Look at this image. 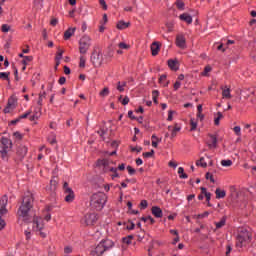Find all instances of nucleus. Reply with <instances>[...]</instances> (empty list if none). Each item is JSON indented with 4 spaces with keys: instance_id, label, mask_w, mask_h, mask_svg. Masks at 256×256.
<instances>
[{
    "instance_id": "nucleus-45",
    "label": "nucleus",
    "mask_w": 256,
    "mask_h": 256,
    "mask_svg": "<svg viewBox=\"0 0 256 256\" xmlns=\"http://www.w3.org/2000/svg\"><path fill=\"white\" fill-rule=\"evenodd\" d=\"M127 171L129 173V175H135V173H137V170H135L133 167L131 166H127Z\"/></svg>"
},
{
    "instance_id": "nucleus-2",
    "label": "nucleus",
    "mask_w": 256,
    "mask_h": 256,
    "mask_svg": "<svg viewBox=\"0 0 256 256\" xmlns=\"http://www.w3.org/2000/svg\"><path fill=\"white\" fill-rule=\"evenodd\" d=\"M251 228H239L236 247H245L247 243L251 242Z\"/></svg>"
},
{
    "instance_id": "nucleus-57",
    "label": "nucleus",
    "mask_w": 256,
    "mask_h": 256,
    "mask_svg": "<svg viewBox=\"0 0 256 256\" xmlns=\"http://www.w3.org/2000/svg\"><path fill=\"white\" fill-rule=\"evenodd\" d=\"M67 81V78H65L64 76L60 77V79L58 80L59 85H65Z\"/></svg>"
},
{
    "instance_id": "nucleus-62",
    "label": "nucleus",
    "mask_w": 256,
    "mask_h": 256,
    "mask_svg": "<svg viewBox=\"0 0 256 256\" xmlns=\"http://www.w3.org/2000/svg\"><path fill=\"white\" fill-rule=\"evenodd\" d=\"M201 231H205V226H200V228H196L195 230H194V233H201Z\"/></svg>"
},
{
    "instance_id": "nucleus-20",
    "label": "nucleus",
    "mask_w": 256,
    "mask_h": 256,
    "mask_svg": "<svg viewBox=\"0 0 256 256\" xmlns=\"http://www.w3.org/2000/svg\"><path fill=\"white\" fill-rule=\"evenodd\" d=\"M128 27H131V22H125L123 20H120L116 24V28L119 29V31H123L124 29H128Z\"/></svg>"
},
{
    "instance_id": "nucleus-5",
    "label": "nucleus",
    "mask_w": 256,
    "mask_h": 256,
    "mask_svg": "<svg viewBox=\"0 0 256 256\" xmlns=\"http://www.w3.org/2000/svg\"><path fill=\"white\" fill-rule=\"evenodd\" d=\"M9 203V197L7 194H4L0 198V225H7V220L5 219V215L9 213L7 210V204Z\"/></svg>"
},
{
    "instance_id": "nucleus-1",
    "label": "nucleus",
    "mask_w": 256,
    "mask_h": 256,
    "mask_svg": "<svg viewBox=\"0 0 256 256\" xmlns=\"http://www.w3.org/2000/svg\"><path fill=\"white\" fill-rule=\"evenodd\" d=\"M34 201L35 197L33 194H28L23 198L22 204L17 212L18 218L20 221H23V223L26 224L33 223L34 225H45L47 221H51V214L47 213L44 217L29 214L31 209H33Z\"/></svg>"
},
{
    "instance_id": "nucleus-38",
    "label": "nucleus",
    "mask_w": 256,
    "mask_h": 256,
    "mask_svg": "<svg viewBox=\"0 0 256 256\" xmlns=\"http://www.w3.org/2000/svg\"><path fill=\"white\" fill-rule=\"evenodd\" d=\"M143 157H145L146 159H149V157H154L155 155V150H151L150 152H144Z\"/></svg>"
},
{
    "instance_id": "nucleus-47",
    "label": "nucleus",
    "mask_w": 256,
    "mask_h": 256,
    "mask_svg": "<svg viewBox=\"0 0 256 256\" xmlns=\"http://www.w3.org/2000/svg\"><path fill=\"white\" fill-rule=\"evenodd\" d=\"M127 229H128V231H133V229L140 230L141 229V225H130V226H127Z\"/></svg>"
},
{
    "instance_id": "nucleus-64",
    "label": "nucleus",
    "mask_w": 256,
    "mask_h": 256,
    "mask_svg": "<svg viewBox=\"0 0 256 256\" xmlns=\"http://www.w3.org/2000/svg\"><path fill=\"white\" fill-rule=\"evenodd\" d=\"M231 251H233V248L231 247V245H227L226 246V256H229V253H231Z\"/></svg>"
},
{
    "instance_id": "nucleus-25",
    "label": "nucleus",
    "mask_w": 256,
    "mask_h": 256,
    "mask_svg": "<svg viewBox=\"0 0 256 256\" xmlns=\"http://www.w3.org/2000/svg\"><path fill=\"white\" fill-rule=\"evenodd\" d=\"M221 89H222V97L224 99H231V88L223 89L222 87Z\"/></svg>"
},
{
    "instance_id": "nucleus-53",
    "label": "nucleus",
    "mask_w": 256,
    "mask_h": 256,
    "mask_svg": "<svg viewBox=\"0 0 256 256\" xmlns=\"http://www.w3.org/2000/svg\"><path fill=\"white\" fill-rule=\"evenodd\" d=\"M29 115H31V111H27L25 114L20 115L18 118L21 121V119H27Z\"/></svg>"
},
{
    "instance_id": "nucleus-48",
    "label": "nucleus",
    "mask_w": 256,
    "mask_h": 256,
    "mask_svg": "<svg viewBox=\"0 0 256 256\" xmlns=\"http://www.w3.org/2000/svg\"><path fill=\"white\" fill-rule=\"evenodd\" d=\"M205 177L206 179H210L211 183H215V178H213V174L207 172Z\"/></svg>"
},
{
    "instance_id": "nucleus-17",
    "label": "nucleus",
    "mask_w": 256,
    "mask_h": 256,
    "mask_svg": "<svg viewBox=\"0 0 256 256\" xmlns=\"http://www.w3.org/2000/svg\"><path fill=\"white\" fill-rule=\"evenodd\" d=\"M151 213L157 219H161V217H163V210H161V208L159 206H153L151 208Z\"/></svg>"
},
{
    "instance_id": "nucleus-7",
    "label": "nucleus",
    "mask_w": 256,
    "mask_h": 256,
    "mask_svg": "<svg viewBox=\"0 0 256 256\" xmlns=\"http://www.w3.org/2000/svg\"><path fill=\"white\" fill-rule=\"evenodd\" d=\"M79 51L81 55H85L91 47V38L89 36H83L79 41Z\"/></svg>"
},
{
    "instance_id": "nucleus-30",
    "label": "nucleus",
    "mask_w": 256,
    "mask_h": 256,
    "mask_svg": "<svg viewBox=\"0 0 256 256\" xmlns=\"http://www.w3.org/2000/svg\"><path fill=\"white\" fill-rule=\"evenodd\" d=\"M221 119H223V113L217 112V117L214 119V125L218 126Z\"/></svg>"
},
{
    "instance_id": "nucleus-58",
    "label": "nucleus",
    "mask_w": 256,
    "mask_h": 256,
    "mask_svg": "<svg viewBox=\"0 0 256 256\" xmlns=\"http://www.w3.org/2000/svg\"><path fill=\"white\" fill-rule=\"evenodd\" d=\"M64 253L66 254L73 253V248H71L70 246H66L64 248Z\"/></svg>"
},
{
    "instance_id": "nucleus-27",
    "label": "nucleus",
    "mask_w": 256,
    "mask_h": 256,
    "mask_svg": "<svg viewBox=\"0 0 256 256\" xmlns=\"http://www.w3.org/2000/svg\"><path fill=\"white\" fill-rule=\"evenodd\" d=\"M159 97V90H153L152 91V99L155 105H159V100H157Z\"/></svg>"
},
{
    "instance_id": "nucleus-51",
    "label": "nucleus",
    "mask_w": 256,
    "mask_h": 256,
    "mask_svg": "<svg viewBox=\"0 0 256 256\" xmlns=\"http://www.w3.org/2000/svg\"><path fill=\"white\" fill-rule=\"evenodd\" d=\"M225 223H227V216H223L216 225H225Z\"/></svg>"
},
{
    "instance_id": "nucleus-19",
    "label": "nucleus",
    "mask_w": 256,
    "mask_h": 256,
    "mask_svg": "<svg viewBox=\"0 0 256 256\" xmlns=\"http://www.w3.org/2000/svg\"><path fill=\"white\" fill-rule=\"evenodd\" d=\"M180 21H184L188 25H191L193 23V17L189 15L188 13H183L179 16Z\"/></svg>"
},
{
    "instance_id": "nucleus-16",
    "label": "nucleus",
    "mask_w": 256,
    "mask_h": 256,
    "mask_svg": "<svg viewBox=\"0 0 256 256\" xmlns=\"http://www.w3.org/2000/svg\"><path fill=\"white\" fill-rule=\"evenodd\" d=\"M100 244L103 245L104 251H109V249H112V247H114L115 242L109 239H104L100 242Z\"/></svg>"
},
{
    "instance_id": "nucleus-54",
    "label": "nucleus",
    "mask_w": 256,
    "mask_h": 256,
    "mask_svg": "<svg viewBox=\"0 0 256 256\" xmlns=\"http://www.w3.org/2000/svg\"><path fill=\"white\" fill-rule=\"evenodd\" d=\"M99 3L104 9V11H107V3L105 2V0H99Z\"/></svg>"
},
{
    "instance_id": "nucleus-29",
    "label": "nucleus",
    "mask_w": 256,
    "mask_h": 256,
    "mask_svg": "<svg viewBox=\"0 0 256 256\" xmlns=\"http://www.w3.org/2000/svg\"><path fill=\"white\" fill-rule=\"evenodd\" d=\"M179 131H181V127L175 124V127L171 131V139H174V137H177V133H179Z\"/></svg>"
},
{
    "instance_id": "nucleus-42",
    "label": "nucleus",
    "mask_w": 256,
    "mask_h": 256,
    "mask_svg": "<svg viewBox=\"0 0 256 256\" xmlns=\"http://www.w3.org/2000/svg\"><path fill=\"white\" fill-rule=\"evenodd\" d=\"M148 206H149V203L147 202V200H142L140 202L141 209H147Z\"/></svg>"
},
{
    "instance_id": "nucleus-63",
    "label": "nucleus",
    "mask_w": 256,
    "mask_h": 256,
    "mask_svg": "<svg viewBox=\"0 0 256 256\" xmlns=\"http://www.w3.org/2000/svg\"><path fill=\"white\" fill-rule=\"evenodd\" d=\"M180 87H181V82L176 81V82L174 83V91H177Z\"/></svg>"
},
{
    "instance_id": "nucleus-15",
    "label": "nucleus",
    "mask_w": 256,
    "mask_h": 256,
    "mask_svg": "<svg viewBox=\"0 0 256 256\" xmlns=\"http://www.w3.org/2000/svg\"><path fill=\"white\" fill-rule=\"evenodd\" d=\"M44 227L43 226H33L32 227V231H35V233H38L40 235V237H42V239H45V237H47V232L44 231Z\"/></svg>"
},
{
    "instance_id": "nucleus-12",
    "label": "nucleus",
    "mask_w": 256,
    "mask_h": 256,
    "mask_svg": "<svg viewBox=\"0 0 256 256\" xmlns=\"http://www.w3.org/2000/svg\"><path fill=\"white\" fill-rule=\"evenodd\" d=\"M176 46L180 49H185L187 47V41L185 40V36L178 34L176 36Z\"/></svg>"
},
{
    "instance_id": "nucleus-6",
    "label": "nucleus",
    "mask_w": 256,
    "mask_h": 256,
    "mask_svg": "<svg viewBox=\"0 0 256 256\" xmlns=\"http://www.w3.org/2000/svg\"><path fill=\"white\" fill-rule=\"evenodd\" d=\"M63 191H64V201L66 203H73V201H75V192L73 191V189L71 187H69V183L64 182L63 183Z\"/></svg>"
},
{
    "instance_id": "nucleus-41",
    "label": "nucleus",
    "mask_w": 256,
    "mask_h": 256,
    "mask_svg": "<svg viewBox=\"0 0 256 256\" xmlns=\"http://www.w3.org/2000/svg\"><path fill=\"white\" fill-rule=\"evenodd\" d=\"M85 56H80V63H79V67H81L82 69L85 68Z\"/></svg>"
},
{
    "instance_id": "nucleus-26",
    "label": "nucleus",
    "mask_w": 256,
    "mask_h": 256,
    "mask_svg": "<svg viewBox=\"0 0 256 256\" xmlns=\"http://www.w3.org/2000/svg\"><path fill=\"white\" fill-rule=\"evenodd\" d=\"M9 75H11V72H0V79H3L4 81H8V85H11V80L9 79Z\"/></svg>"
},
{
    "instance_id": "nucleus-35",
    "label": "nucleus",
    "mask_w": 256,
    "mask_h": 256,
    "mask_svg": "<svg viewBox=\"0 0 256 256\" xmlns=\"http://www.w3.org/2000/svg\"><path fill=\"white\" fill-rule=\"evenodd\" d=\"M231 165H233V161H231V160H222L221 161L222 167H231Z\"/></svg>"
},
{
    "instance_id": "nucleus-43",
    "label": "nucleus",
    "mask_w": 256,
    "mask_h": 256,
    "mask_svg": "<svg viewBox=\"0 0 256 256\" xmlns=\"http://www.w3.org/2000/svg\"><path fill=\"white\" fill-rule=\"evenodd\" d=\"M63 53H65V51L58 49L55 59H63Z\"/></svg>"
},
{
    "instance_id": "nucleus-23",
    "label": "nucleus",
    "mask_w": 256,
    "mask_h": 256,
    "mask_svg": "<svg viewBox=\"0 0 256 256\" xmlns=\"http://www.w3.org/2000/svg\"><path fill=\"white\" fill-rule=\"evenodd\" d=\"M216 199H225L227 192L225 190H221L220 188H217L215 190Z\"/></svg>"
},
{
    "instance_id": "nucleus-14",
    "label": "nucleus",
    "mask_w": 256,
    "mask_h": 256,
    "mask_svg": "<svg viewBox=\"0 0 256 256\" xmlns=\"http://www.w3.org/2000/svg\"><path fill=\"white\" fill-rule=\"evenodd\" d=\"M150 49L152 51V56L153 57H156V55H159V51H161L160 42H153L150 46Z\"/></svg>"
},
{
    "instance_id": "nucleus-50",
    "label": "nucleus",
    "mask_w": 256,
    "mask_h": 256,
    "mask_svg": "<svg viewBox=\"0 0 256 256\" xmlns=\"http://www.w3.org/2000/svg\"><path fill=\"white\" fill-rule=\"evenodd\" d=\"M11 111H13V107L9 106L8 104L6 105V107L3 110V113L7 114V113H11Z\"/></svg>"
},
{
    "instance_id": "nucleus-24",
    "label": "nucleus",
    "mask_w": 256,
    "mask_h": 256,
    "mask_svg": "<svg viewBox=\"0 0 256 256\" xmlns=\"http://www.w3.org/2000/svg\"><path fill=\"white\" fill-rule=\"evenodd\" d=\"M168 67L172 71H179V67H177V60H173V59L168 60Z\"/></svg>"
},
{
    "instance_id": "nucleus-61",
    "label": "nucleus",
    "mask_w": 256,
    "mask_h": 256,
    "mask_svg": "<svg viewBox=\"0 0 256 256\" xmlns=\"http://www.w3.org/2000/svg\"><path fill=\"white\" fill-rule=\"evenodd\" d=\"M122 243H125L126 245H131V240L127 237L122 238Z\"/></svg>"
},
{
    "instance_id": "nucleus-18",
    "label": "nucleus",
    "mask_w": 256,
    "mask_h": 256,
    "mask_svg": "<svg viewBox=\"0 0 256 256\" xmlns=\"http://www.w3.org/2000/svg\"><path fill=\"white\" fill-rule=\"evenodd\" d=\"M210 141L207 142L209 149H217V136L209 134Z\"/></svg>"
},
{
    "instance_id": "nucleus-32",
    "label": "nucleus",
    "mask_w": 256,
    "mask_h": 256,
    "mask_svg": "<svg viewBox=\"0 0 256 256\" xmlns=\"http://www.w3.org/2000/svg\"><path fill=\"white\" fill-rule=\"evenodd\" d=\"M110 173H113L110 175L111 179L119 178V172H117V168H111Z\"/></svg>"
},
{
    "instance_id": "nucleus-49",
    "label": "nucleus",
    "mask_w": 256,
    "mask_h": 256,
    "mask_svg": "<svg viewBox=\"0 0 256 256\" xmlns=\"http://www.w3.org/2000/svg\"><path fill=\"white\" fill-rule=\"evenodd\" d=\"M118 47L120 48V49H129V45L128 44H126L125 42H120L119 44H118Z\"/></svg>"
},
{
    "instance_id": "nucleus-36",
    "label": "nucleus",
    "mask_w": 256,
    "mask_h": 256,
    "mask_svg": "<svg viewBox=\"0 0 256 256\" xmlns=\"http://www.w3.org/2000/svg\"><path fill=\"white\" fill-rule=\"evenodd\" d=\"M212 69H213V68H211V66H209V65L205 66L204 71L202 72V75H203L204 77H207V75H208L209 73H211Z\"/></svg>"
},
{
    "instance_id": "nucleus-33",
    "label": "nucleus",
    "mask_w": 256,
    "mask_h": 256,
    "mask_svg": "<svg viewBox=\"0 0 256 256\" xmlns=\"http://www.w3.org/2000/svg\"><path fill=\"white\" fill-rule=\"evenodd\" d=\"M100 97H107V95H109V88L108 87H104L100 93H99Z\"/></svg>"
},
{
    "instance_id": "nucleus-31",
    "label": "nucleus",
    "mask_w": 256,
    "mask_h": 256,
    "mask_svg": "<svg viewBox=\"0 0 256 256\" xmlns=\"http://www.w3.org/2000/svg\"><path fill=\"white\" fill-rule=\"evenodd\" d=\"M47 97V92H43L42 94H39V98H38V105L41 107V105H43V99H45Z\"/></svg>"
},
{
    "instance_id": "nucleus-37",
    "label": "nucleus",
    "mask_w": 256,
    "mask_h": 256,
    "mask_svg": "<svg viewBox=\"0 0 256 256\" xmlns=\"http://www.w3.org/2000/svg\"><path fill=\"white\" fill-rule=\"evenodd\" d=\"M1 31L2 33H9V31H11V26H9V24H3L1 27Z\"/></svg>"
},
{
    "instance_id": "nucleus-21",
    "label": "nucleus",
    "mask_w": 256,
    "mask_h": 256,
    "mask_svg": "<svg viewBox=\"0 0 256 256\" xmlns=\"http://www.w3.org/2000/svg\"><path fill=\"white\" fill-rule=\"evenodd\" d=\"M75 31H77V28H68L65 32H64V39L65 41L71 39V37H73V35H75Z\"/></svg>"
},
{
    "instance_id": "nucleus-11",
    "label": "nucleus",
    "mask_w": 256,
    "mask_h": 256,
    "mask_svg": "<svg viewBox=\"0 0 256 256\" xmlns=\"http://www.w3.org/2000/svg\"><path fill=\"white\" fill-rule=\"evenodd\" d=\"M16 155H17L18 161L25 159V155H27V146L25 145L18 146L16 149Z\"/></svg>"
},
{
    "instance_id": "nucleus-40",
    "label": "nucleus",
    "mask_w": 256,
    "mask_h": 256,
    "mask_svg": "<svg viewBox=\"0 0 256 256\" xmlns=\"http://www.w3.org/2000/svg\"><path fill=\"white\" fill-rule=\"evenodd\" d=\"M190 125H191L190 131H195L197 129V122L195 121V119L190 120Z\"/></svg>"
},
{
    "instance_id": "nucleus-44",
    "label": "nucleus",
    "mask_w": 256,
    "mask_h": 256,
    "mask_svg": "<svg viewBox=\"0 0 256 256\" xmlns=\"http://www.w3.org/2000/svg\"><path fill=\"white\" fill-rule=\"evenodd\" d=\"M41 117V114L35 113L34 115L30 116V121H37Z\"/></svg>"
},
{
    "instance_id": "nucleus-3",
    "label": "nucleus",
    "mask_w": 256,
    "mask_h": 256,
    "mask_svg": "<svg viewBox=\"0 0 256 256\" xmlns=\"http://www.w3.org/2000/svg\"><path fill=\"white\" fill-rule=\"evenodd\" d=\"M105 203H107V196L103 193L93 194L90 200L92 209L96 211H101L105 207Z\"/></svg>"
},
{
    "instance_id": "nucleus-34",
    "label": "nucleus",
    "mask_w": 256,
    "mask_h": 256,
    "mask_svg": "<svg viewBox=\"0 0 256 256\" xmlns=\"http://www.w3.org/2000/svg\"><path fill=\"white\" fill-rule=\"evenodd\" d=\"M205 161V158L204 157H201L199 161L196 162V165L200 167H203L204 169L207 167V163L206 162H203Z\"/></svg>"
},
{
    "instance_id": "nucleus-9",
    "label": "nucleus",
    "mask_w": 256,
    "mask_h": 256,
    "mask_svg": "<svg viewBox=\"0 0 256 256\" xmlns=\"http://www.w3.org/2000/svg\"><path fill=\"white\" fill-rule=\"evenodd\" d=\"M111 161L109 159H102L97 161V167H101L102 171L104 173H111V169L114 167H111Z\"/></svg>"
},
{
    "instance_id": "nucleus-22",
    "label": "nucleus",
    "mask_w": 256,
    "mask_h": 256,
    "mask_svg": "<svg viewBox=\"0 0 256 256\" xmlns=\"http://www.w3.org/2000/svg\"><path fill=\"white\" fill-rule=\"evenodd\" d=\"M8 107H12V109L17 108V97L13 94L7 102Z\"/></svg>"
},
{
    "instance_id": "nucleus-60",
    "label": "nucleus",
    "mask_w": 256,
    "mask_h": 256,
    "mask_svg": "<svg viewBox=\"0 0 256 256\" xmlns=\"http://www.w3.org/2000/svg\"><path fill=\"white\" fill-rule=\"evenodd\" d=\"M122 105H129V97L125 96L124 99L121 101Z\"/></svg>"
},
{
    "instance_id": "nucleus-52",
    "label": "nucleus",
    "mask_w": 256,
    "mask_h": 256,
    "mask_svg": "<svg viewBox=\"0 0 256 256\" xmlns=\"http://www.w3.org/2000/svg\"><path fill=\"white\" fill-rule=\"evenodd\" d=\"M13 135L16 139H18V141L23 139V134H20L19 132H14Z\"/></svg>"
},
{
    "instance_id": "nucleus-28",
    "label": "nucleus",
    "mask_w": 256,
    "mask_h": 256,
    "mask_svg": "<svg viewBox=\"0 0 256 256\" xmlns=\"http://www.w3.org/2000/svg\"><path fill=\"white\" fill-rule=\"evenodd\" d=\"M175 5H176L177 9H179V11L185 10V2H183V0H177L175 2Z\"/></svg>"
},
{
    "instance_id": "nucleus-8",
    "label": "nucleus",
    "mask_w": 256,
    "mask_h": 256,
    "mask_svg": "<svg viewBox=\"0 0 256 256\" xmlns=\"http://www.w3.org/2000/svg\"><path fill=\"white\" fill-rule=\"evenodd\" d=\"M91 61L94 67H101V65H103V54H101V52L93 51Z\"/></svg>"
},
{
    "instance_id": "nucleus-46",
    "label": "nucleus",
    "mask_w": 256,
    "mask_h": 256,
    "mask_svg": "<svg viewBox=\"0 0 256 256\" xmlns=\"http://www.w3.org/2000/svg\"><path fill=\"white\" fill-rule=\"evenodd\" d=\"M234 133H236L237 137H241V127L235 126L234 127Z\"/></svg>"
},
{
    "instance_id": "nucleus-39",
    "label": "nucleus",
    "mask_w": 256,
    "mask_h": 256,
    "mask_svg": "<svg viewBox=\"0 0 256 256\" xmlns=\"http://www.w3.org/2000/svg\"><path fill=\"white\" fill-rule=\"evenodd\" d=\"M33 61V56H25L22 60V64L27 65V63H31Z\"/></svg>"
},
{
    "instance_id": "nucleus-59",
    "label": "nucleus",
    "mask_w": 256,
    "mask_h": 256,
    "mask_svg": "<svg viewBox=\"0 0 256 256\" xmlns=\"http://www.w3.org/2000/svg\"><path fill=\"white\" fill-rule=\"evenodd\" d=\"M166 27H167L169 33H171V31H173V23H171V22L166 23Z\"/></svg>"
},
{
    "instance_id": "nucleus-13",
    "label": "nucleus",
    "mask_w": 256,
    "mask_h": 256,
    "mask_svg": "<svg viewBox=\"0 0 256 256\" xmlns=\"http://www.w3.org/2000/svg\"><path fill=\"white\" fill-rule=\"evenodd\" d=\"M105 248L101 244V242L91 251L90 255L92 256H101L105 252Z\"/></svg>"
},
{
    "instance_id": "nucleus-10",
    "label": "nucleus",
    "mask_w": 256,
    "mask_h": 256,
    "mask_svg": "<svg viewBox=\"0 0 256 256\" xmlns=\"http://www.w3.org/2000/svg\"><path fill=\"white\" fill-rule=\"evenodd\" d=\"M98 219H99V216H97L96 213H88L84 216L83 221L86 225H93L97 223Z\"/></svg>"
},
{
    "instance_id": "nucleus-4",
    "label": "nucleus",
    "mask_w": 256,
    "mask_h": 256,
    "mask_svg": "<svg viewBox=\"0 0 256 256\" xmlns=\"http://www.w3.org/2000/svg\"><path fill=\"white\" fill-rule=\"evenodd\" d=\"M11 147H13V142L6 137H2L0 141V154L4 161L9 159V151H11Z\"/></svg>"
},
{
    "instance_id": "nucleus-56",
    "label": "nucleus",
    "mask_w": 256,
    "mask_h": 256,
    "mask_svg": "<svg viewBox=\"0 0 256 256\" xmlns=\"http://www.w3.org/2000/svg\"><path fill=\"white\" fill-rule=\"evenodd\" d=\"M173 113H175V111H173V110H170V111L168 112L167 121H173Z\"/></svg>"
},
{
    "instance_id": "nucleus-55",
    "label": "nucleus",
    "mask_w": 256,
    "mask_h": 256,
    "mask_svg": "<svg viewBox=\"0 0 256 256\" xmlns=\"http://www.w3.org/2000/svg\"><path fill=\"white\" fill-rule=\"evenodd\" d=\"M57 23H59V20L57 18H52L50 21V25H52V27H55Z\"/></svg>"
}]
</instances>
